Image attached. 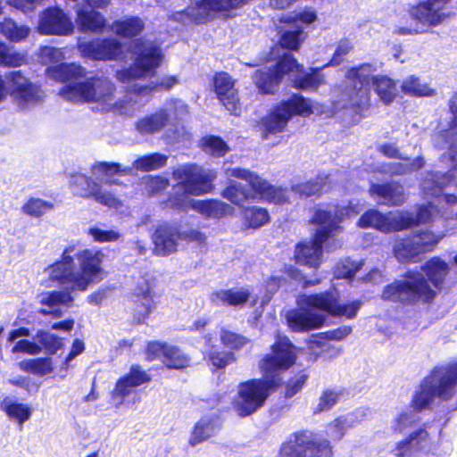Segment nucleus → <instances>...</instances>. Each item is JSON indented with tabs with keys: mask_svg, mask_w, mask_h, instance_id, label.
Segmentation results:
<instances>
[{
	"mask_svg": "<svg viewBox=\"0 0 457 457\" xmlns=\"http://www.w3.org/2000/svg\"><path fill=\"white\" fill-rule=\"evenodd\" d=\"M75 245L66 246L61 257L46 268L48 280L61 290H53L43 294L39 300L41 305L71 306L74 302L72 293L85 292L89 286L104 279L103 262L105 257L101 249H82L74 255Z\"/></svg>",
	"mask_w": 457,
	"mask_h": 457,
	"instance_id": "obj_1",
	"label": "nucleus"
},
{
	"mask_svg": "<svg viewBox=\"0 0 457 457\" xmlns=\"http://www.w3.org/2000/svg\"><path fill=\"white\" fill-rule=\"evenodd\" d=\"M422 273L407 270L403 279H395L384 287L381 299L401 306H413L419 303H432L446 284L450 273L447 262L439 256L427 260L420 267Z\"/></svg>",
	"mask_w": 457,
	"mask_h": 457,
	"instance_id": "obj_2",
	"label": "nucleus"
},
{
	"mask_svg": "<svg viewBox=\"0 0 457 457\" xmlns=\"http://www.w3.org/2000/svg\"><path fill=\"white\" fill-rule=\"evenodd\" d=\"M330 206V204L328 205ZM360 213L358 205L349 201L347 204H334L330 209L318 207L309 220V223L318 226L309 240H302L295 245V263L308 268L319 269L322 263L324 247L334 242L343 232L341 223Z\"/></svg>",
	"mask_w": 457,
	"mask_h": 457,
	"instance_id": "obj_3",
	"label": "nucleus"
},
{
	"mask_svg": "<svg viewBox=\"0 0 457 457\" xmlns=\"http://www.w3.org/2000/svg\"><path fill=\"white\" fill-rule=\"evenodd\" d=\"M229 177L246 182L242 184L235 180L229 181L222 189L220 195L236 206L245 203L262 200L269 204L282 205L289 203L288 189L276 187L262 178L257 172L245 168L236 167L228 170Z\"/></svg>",
	"mask_w": 457,
	"mask_h": 457,
	"instance_id": "obj_4",
	"label": "nucleus"
},
{
	"mask_svg": "<svg viewBox=\"0 0 457 457\" xmlns=\"http://www.w3.org/2000/svg\"><path fill=\"white\" fill-rule=\"evenodd\" d=\"M172 178L177 182L167 202L173 209L187 211L191 206V195H206L214 189L217 173L195 163H186L173 170Z\"/></svg>",
	"mask_w": 457,
	"mask_h": 457,
	"instance_id": "obj_5",
	"label": "nucleus"
},
{
	"mask_svg": "<svg viewBox=\"0 0 457 457\" xmlns=\"http://www.w3.org/2000/svg\"><path fill=\"white\" fill-rule=\"evenodd\" d=\"M456 386V365L436 367L413 394L411 405L415 411L420 412L430 407L435 397L447 402L453 397Z\"/></svg>",
	"mask_w": 457,
	"mask_h": 457,
	"instance_id": "obj_6",
	"label": "nucleus"
},
{
	"mask_svg": "<svg viewBox=\"0 0 457 457\" xmlns=\"http://www.w3.org/2000/svg\"><path fill=\"white\" fill-rule=\"evenodd\" d=\"M280 387L267 376L242 381L237 385L231 407L239 418L249 417L261 410L270 395Z\"/></svg>",
	"mask_w": 457,
	"mask_h": 457,
	"instance_id": "obj_7",
	"label": "nucleus"
},
{
	"mask_svg": "<svg viewBox=\"0 0 457 457\" xmlns=\"http://www.w3.org/2000/svg\"><path fill=\"white\" fill-rule=\"evenodd\" d=\"M313 112L311 99L299 93L292 94L287 99L276 104L262 118V125L264 138H268L270 135L283 132L293 117L307 118Z\"/></svg>",
	"mask_w": 457,
	"mask_h": 457,
	"instance_id": "obj_8",
	"label": "nucleus"
},
{
	"mask_svg": "<svg viewBox=\"0 0 457 457\" xmlns=\"http://www.w3.org/2000/svg\"><path fill=\"white\" fill-rule=\"evenodd\" d=\"M298 359V347L287 336H278L270 353L258 361L262 376H267L278 386L283 385V373L290 370Z\"/></svg>",
	"mask_w": 457,
	"mask_h": 457,
	"instance_id": "obj_9",
	"label": "nucleus"
},
{
	"mask_svg": "<svg viewBox=\"0 0 457 457\" xmlns=\"http://www.w3.org/2000/svg\"><path fill=\"white\" fill-rule=\"evenodd\" d=\"M429 216L428 209L424 206L418 209L416 216L411 214L401 215L392 220L386 214L371 208L361 215L357 221V227L361 228H374L384 233L397 232L424 223Z\"/></svg>",
	"mask_w": 457,
	"mask_h": 457,
	"instance_id": "obj_10",
	"label": "nucleus"
},
{
	"mask_svg": "<svg viewBox=\"0 0 457 457\" xmlns=\"http://www.w3.org/2000/svg\"><path fill=\"white\" fill-rule=\"evenodd\" d=\"M374 71L372 64L362 62L349 68L345 75L352 83L348 93L349 108L360 116H363V112L371 106L370 84L373 82Z\"/></svg>",
	"mask_w": 457,
	"mask_h": 457,
	"instance_id": "obj_11",
	"label": "nucleus"
},
{
	"mask_svg": "<svg viewBox=\"0 0 457 457\" xmlns=\"http://www.w3.org/2000/svg\"><path fill=\"white\" fill-rule=\"evenodd\" d=\"M304 304L314 311H320L334 318L354 319L361 306V301L353 300L350 303H343L340 291L335 287L306 295L303 297Z\"/></svg>",
	"mask_w": 457,
	"mask_h": 457,
	"instance_id": "obj_12",
	"label": "nucleus"
},
{
	"mask_svg": "<svg viewBox=\"0 0 457 457\" xmlns=\"http://www.w3.org/2000/svg\"><path fill=\"white\" fill-rule=\"evenodd\" d=\"M292 437L282 445L281 457H332L329 441L318 438L317 434L312 431H295Z\"/></svg>",
	"mask_w": 457,
	"mask_h": 457,
	"instance_id": "obj_13",
	"label": "nucleus"
},
{
	"mask_svg": "<svg viewBox=\"0 0 457 457\" xmlns=\"http://www.w3.org/2000/svg\"><path fill=\"white\" fill-rule=\"evenodd\" d=\"M116 91L115 85L106 77L93 76L81 82H74L66 87V92L84 103L112 104Z\"/></svg>",
	"mask_w": 457,
	"mask_h": 457,
	"instance_id": "obj_14",
	"label": "nucleus"
},
{
	"mask_svg": "<svg viewBox=\"0 0 457 457\" xmlns=\"http://www.w3.org/2000/svg\"><path fill=\"white\" fill-rule=\"evenodd\" d=\"M441 237L428 230L411 233L397 241L394 246L395 256L400 262H410L420 254L436 249Z\"/></svg>",
	"mask_w": 457,
	"mask_h": 457,
	"instance_id": "obj_15",
	"label": "nucleus"
},
{
	"mask_svg": "<svg viewBox=\"0 0 457 457\" xmlns=\"http://www.w3.org/2000/svg\"><path fill=\"white\" fill-rule=\"evenodd\" d=\"M134 46L137 50V56L133 65L124 71V75L134 79L154 75L162 60L161 49L155 45L146 44L142 39H137Z\"/></svg>",
	"mask_w": 457,
	"mask_h": 457,
	"instance_id": "obj_16",
	"label": "nucleus"
},
{
	"mask_svg": "<svg viewBox=\"0 0 457 457\" xmlns=\"http://www.w3.org/2000/svg\"><path fill=\"white\" fill-rule=\"evenodd\" d=\"M291 53L286 52L277 59L272 69L257 70L253 74V81L260 94L274 95L285 76L292 72Z\"/></svg>",
	"mask_w": 457,
	"mask_h": 457,
	"instance_id": "obj_17",
	"label": "nucleus"
},
{
	"mask_svg": "<svg viewBox=\"0 0 457 457\" xmlns=\"http://www.w3.org/2000/svg\"><path fill=\"white\" fill-rule=\"evenodd\" d=\"M212 89L218 100L231 115L239 116L241 113V103L238 90L236 88V81L227 71H217L213 74Z\"/></svg>",
	"mask_w": 457,
	"mask_h": 457,
	"instance_id": "obj_18",
	"label": "nucleus"
},
{
	"mask_svg": "<svg viewBox=\"0 0 457 457\" xmlns=\"http://www.w3.org/2000/svg\"><path fill=\"white\" fill-rule=\"evenodd\" d=\"M82 57L93 61L116 60L122 54V45L113 38H94L78 44Z\"/></svg>",
	"mask_w": 457,
	"mask_h": 457,
	"instance_id": "obj_19",
	"label": "nucleus"
},
{
	"mask_svg": "<svg viewBox=\"0 0 457 457\" xmlns=\"http://www.w3.org/2000/svg\"><path fill=\"white\" fill-rule=\"evenodd\" d=\"M130 301L133 305L131 309L133 324L145 323L156 307L149 280L145 279L136 285L131 293Z\"/></svg>",
	"mask_w": 457,
	"mask_h": 457,
	"instance_id": "obj_20",
	"label": "nucleus"
},
{
	"mask_svg": "<svg viewBox=\"0 0 457 457\" xmlns=\"http://www.w3.org/2000/svg\"><path fill=\"white\" fill-rule=\"evenodd\" d=\"M38 30L43 35H69L73 31V24L59 6H49L40 14Z\"/></svg>",
	"mask_w": 457,
	"mask_h": 457,
	"instance_id": "obj_21",
	"label": "nucleus"
},
{
	"mask_svg": "<svg viewBox=\"0 0 457 457\" xmlns=\"http://www.w3.org/2000/svg\"><path fill=\"white\" fill-rule=\"evenodd\" d=\"M326 317L314 310L305 307L294 308L287 313L288 328L295 333H303L319 329L324 326Z\"/></svg>",
	"mask_w": 457,
	"mask_h": 457,
	"instance_id": "obj_22",
	"label": "nucleus"
},
{
	"mask_svg": "<svg viewBox=\"0 0 457 457\" xmlns=\"http://www.w3.org/2000/svg\"><path fill=\"white\" fill-rule=\"evenodd\" d=\"M291 59H293L295 64L292 65V72L288 77L290 86L293 88L303 91H316L324 83V76L320 73V71L323 69L322 67L310 68L306 71L303 65L298 62L292 53Z\"/></svg>",
	"mask_w": 457,
	"mask_h": 457,
	"instance_id": "obj_23",
	"label": "nucleus"
},
{
	"mask_svg": "<svg viewBox=\"0 0 457 457\" xmlns=\"http://www.w3.org/2000/svg\"><path fill=\"white\" fill-rule=\"evenodd\" d=\"M369 193L379 204L388 207L401 206L406 200L403 185L395 180L372 183L369 188Z\"/></svg>",
	"mask_w": 457,
	"mask_h": 457,
	"instance_id": "obj_24",
	"label": "nucleus"
},
{
	"mask_svg": "<svg viewBox=\"0 0 457 457\" xmlns=\"http://www.w3.org/2000/svg\"><path fill=\"white\" fill-rule=\"evenodd\" d=\"M152 377L139 364L130 366L129 371L118 378L114 388L112 391L113 399L119 398L121 401L129 396L133 388L138 387L144 384H148Z\"/></svg>",
	"mask_w": 457,
	"mask_h": 457,
	"instance_id": "obj_25",
	"label": "nucleus"
},
{
	"mask_svg": "<svg viewBox=\"0 0 457 457\" xmlns=\"http://www.w3.org/2000/svg\"><path fill=\"white\" fill-rule=\"evenodd\" d=\"M152 239L156 254L167 256L177 250L180 231L177 226L164 222L155 228Z\"/></svg>",
	"mask_w": 457,
	"mask_h": 457,
	"instance_id": "obj_26",
	"label": "nucleus"
},
{
	"mask_svg": "<svg viewBox=\"0 0 457 457\" xmlns=\"http://www.w3.org/2000/svg\"><path fill=\"white\" fill-rule=\"evenodd\" d=\"M79 183L84 187L78 188L76 194L84 198H93L96 203L110 208H118L121 202L111 192H104L99 183L87 176H80ZM79 182V180H77Z\"/></svg>",
	"mask_w": 457,
	"mask_h": 457,
	"instance_id": "obj_27",
	"label": "nucleus"
},
{
	"mask_svg": "<svg viewBox=\"0 0 457 457\" xmlns=\"http://www.w3.org/2000/svg\"><path fill=\"white\" fill-rule=\"evenodd\" d=\"M450 0H427L412 8L411 14L422 24L436 26L446 17L442 10Z\"/></svg>",
	"mask_w": 457,
	"mask_h": 457,
	"instance_id": "obj_28",
	"label": "nucleus"
},
{
	"mask_svg": "<svg viewBox=\"0 0 457 457\" xmlns=\"http://www.w3.org/2000/svg\"><path fill=\"white\" fill-rule=\"evenodd\" d=\"M222 428V421L217 415L204 416L193 426L188 438V445L195 447L215 436Z\"/></svg>",
	"mask_w": 457,
	"mask_h": 457,
	"instance_id": "obj_29",
	"label": "nucleus"
},
{
	"mask_svg": "<svg viewBox=\"0 0 457 457\" xmlns=\"http://www.w3.org/2000/svg\"><path fill=\"white\" fill-rule=\"evenodd\" d=\"M251 292L248 288L231 287L214 291L211 295V300L217 305L242 308L249 302Z\"/></svg>",
	"mask_w": 457,
	"mask_h": 457,
	"instance_id": "obj_30",
	"label": "nucleus"
},
{
	"mask_svg": "<svg viewBox=\"0 0 457 457\" xmlns=\"http://www.w3.org/2000/svg\"><path fill=\"white\" fill-rule=\"evenodd\" d=\"M86 69L79 64L62 62L49 66L46 74L57 82L67 83L77 81L86 76Z\"/></svg>",
	"mask_w": 457,
	"mask_h": 457,
	"instance_id": "obj_31",
	"label": "nucleus"
},
{
	"mask_svg": "<svg viewBox=\"0 0 457 457\" xmlns=\"http://www.w3.org/2000/svg\"><path fill=\"white\" fill-rule=\"evenodd\" d=\"M0 410L10 420H14L20 425L29 420L33 412V408L30 405L20 403L12 396H4L2 399Z\"/></svg>",
	"mask_w": 457,
	"mask_h": 457,
	"instance_id": "obj_32",
	"label": "nucleus"
},
{
	"mask_svg": "<svg viewBox=\"0 0 457 457\" xmlns=\"http://www.w3.org/2000/svg\"><path fill=\"white\" fill-rule=\"evenodd\" d=\"M428 437V431L420 428L396 443L394 449L395 457H411L416 451L422 448V442Z\"/></svg>",
	"mask_w": 457,
	"mask_h": 457,
	"instance_id": "obj_33",
	"label": "nucleus"
},
{
	"mask_svg": "<svg viewBox=\"0 0 457 457\" xmlns=\"http://www.w3.org/2000/svg\"><path fill=\"white\" fill-rule=\"evenodd\" d=\"M204 360L212 372L225 370L228 366L237 362V358L231 351H224L212 345L204 354Z\"/></svg>",
	"mask_w": 457,
	"mask_h": 457,
	"instance_id": "obj_34",
	"label": "nucleus"
},
{
	"mask_svg": "<svg viewBox=\"0 0 457 457\" xmlns=\"http://www.w3.org/2000/svg\"><path fill=\"white\" fill-rule=\"evenodd\" d=\"M145 28V21L138 16H129L112 22L115 35L124 39H132L141 35Z\"/></svg>",
	"mask_w": 457,
	"mask_h": 457,
	"instance_id": "obj_35",
	"label": "nucleus"
},
{
	"mask_svg": "<svg viewBox=\"0 0 457 457\" xmlns=\"http://www.w3.org/2000/svg\"><path fill=\"white\" fill-rule=\"evenodd\" d=\"M372 86L385 105H390L398 96L396 82L387 75H374Z\"/></svg>",
	"mask_w": 457,
	"mask_h": 457,
	"instance_id": "obj_36",
	"label": "nucleus"
},
{
	"mask_svg": "<svg viewBox=\"0 0 457 457\" xmlns=\"http://www.w3.org/2000/svg\"><path fill=\"white\" fill-rule=\"evenodd\" d=\"M162 362L168 370H182L191 365V358L179 346L168 344Z\"/></svg>",
	"mask_w": 457,
	"mask_h": 457,
	"instance_id": "obj_37",
	"label": "nucleus"
},
{
	"mask_svg": "<svg viewBox=\"0 0 457 457\" xmlns=\"http://www.w3.org/2000/svg\"><path fill=\"white\" fill-rule=\"evenodd\" d=\"M168 120V114L161 110L138 120L136 128L142 134H153L164 128Z\"/></svg>",
	"mask_w": 457,
	"mask_h": 457,
	"instance_id": "obj_38",
	"label": "nucleus"
},
{
	"mask_svg": "<svg viewBox=\"0 0 457 457\" xmlns=\"http://www.w3.org/2000/svg\"><path fill=\"white\" fill-rule=\"evenodd\" d=\"M195 208L204 215L215 219H220L233 212V208L228 204L218 199L197 201Z\"/></svg>",
	"mask_w": 457,
	"mask_h": 457,
	"instance_id": "obj_39",
	"label": "nucleus"
},
{
	"mask_svg": "<svg viewBox=\"0 0 457 457\" xmlns=\"http://www.w3.org/2000/svg\"><path fill=\"white\" fill-rule=\"evenodd\" d=\"M326 178L316 176L306 181L299 182L291 186V191L302 198L320 196L326 184Z\"/></svg>",
	"mask_w": 457,
	"mask_h": 457,
	"instance_id": "obj_40",
	"label": "nucleus"
},
{
	"mask_svg": "<svg viewBox=\"0 0 457 457\" xmlns=\"http://www.w3.org/2000/svg\"><path fill=\"white\" fill-rule=\"evenodd\" d=\"M77 21L83 31L101 32L106 26L104 16L96 11H79Z\"/></svg>",
	"mask_w": 457,
	"mask_h": 457,
	"instance_id": "obj_41",
	"label": "nucleus"
},
{
	"mask_svg": "<svg viewBox=\"0 0 457 457\" xmlns=\"http://www.w3.org/2000/svg\"><path fill=\"white\" fill-rule=\"evenodd\" d=\"M220 344L235 353L252 344V340L243 334L222 328L220 331Z\"/></svg>",
	"mask_w": 457,
	"mask_h": 457,
	"instance_id": "obj_42",
	"label": "nucleus"
},
{
	"mask_svg": "<svg viewBox=\"0 0 457 457\" xmlns=\"http://www.w3.org/2000/svg\"><path fill=\"white\" fill-rule=\"evenodd\" d=\"M21 369L37 376H46L54 371L53 361L50 357H38L24 360L20 362Z\"/></svg>",
	"mask_w": 457,
	"mask_h": 457,
	"instance_id": "obj_43",
	"label": "nucleus"
},
{
	"mask_svg": "<svg viewBox=\"0 0 457 457\" xmlns=\"http://www.w3.org/2000/svg\"><path fill=\"white\" fill-rule=\"evenodd\" d=\"M0 33L11 42H20L29 36V29L24 25H17L12 19H4L0 22Z\"/></svg>",
	"mask_w": 457,
	"mask_h": 457,
	"instance_id": "obj_44",
	"label": "nucleus"
},
{
	"mask_svg": "<svg viewBox=\"0 0 457 457\" xmlns=\"http://www.w3.org/2000/svg\"><path fill=\"white\" fill-rule=\"evenodd\" d=\"M201 147L206 154L214 157H223L229 151L228 145L219 136L209 135L202 138Z\"/></svg>",
	"mask_w": 457,
	"mask_h": 457,
	"instance_id": "obj_45",
	"label": "nucleus"
},
{
	"mask_svg": "<svg viewBox=\"0 0 457 457\" xmlns=\"http://www.w3.org/2000/svg\"><path fill=\"white\" fill-rule=\"evenodd\" d=\"M26 55L12 50L6 43L0 40V66L8 68L21 67L26 63Z\"/></svg>",
	"mask_w": 457,
	"mask_h": 457,
	"instance_id": "obj_46",
	"label": "nucleus"
},
{
	"mask_svg": "<svg viewBox=\"0 0 457 457\" xmlns=\"http://www.w3.org/2000/svg\"><path fill=\"white\" fill-rule=\"evenodd\" d=\"M309 378V373L306 370L297 371L294 376H291L286 382L283 381L284 386V397L290 399L296 395L305 386Z\"/></svg>",
	"mask_w": 457,
	"mask_h": 457,
	"instance_id": "obj_47",
	"label": "nucleus"
},
{
	"mask_svg": "<svg viewBox=\"0 0 457 457\" xmlns=\"http://www.w3.org/2000/svg\"><path fill=\"white\" fill-rule=\"evenodd\" d=\"M37 344L48 355L55 354L62 348L63 343L60 337L49 333L44 329H38L36 333Z\"/></svg>",
	"mask_w": 457,
	"mask_h": 457,
	"instance_id": "obj_48",
	"label": "nucleus"
},
{
	"mask_svg": "<svg viewBox=\"0 0 457 457\" xmlns=\"http://www.w3.org/2000/svg\"><path fill=\"white\" fill-rule=\"evenodd\" d=\"M244 218L249 228H259L270 221V214L266 208L251 206L244 210Z\"/></svg>",
	"mask_w": 457,
	"mask_h": 457,
	"instance_id": "obj_49",
	"label": "nucleus"
},
{
	"mask_svg": "<svg viewBox=\"0 0 457 457\" xmlns=\"http://www.w3.org/2000/svg\"><path fill=\"white\" fill-rule=\"evenodd\" d=\"M167 156L159 153H153L137 158L135 168L141 171H152L166 165Z\"/></svg>",
	"mask_w": 457,
	"mask_h": 457,
	"instance_id": "obj_50",
	"label": "nucleus"
},
{
	"mask_svg": "<svg viewBox=\"0 0 457 457\" xmlns=\"http://www.w3.org/2000/svg\"><path fill=\"white\" fill-rule=\"evenodd\" d=\"M21 104L38 103L42 100L40 87L29 82L12 95Z\"/></svg>",
	"mask_w": 457,
	"mask_h": 457,
	"instance_id": "obj_51",
	"label": "nucleus"
},
{
	"mask_svg": "<svg viewBox=\"0 0 457 457\" xmlns=\"http://www.w3.org/2000/svg\"><path fill=\"white\" fill-rule=\"evenodd\" d=\"M401 89L405 95L411 96H430L434 94L432 88L421 84L420 79L414 76H411L403 80Z\"/></svg>",
	"mask_w": 457,
	"mask_h": 457,
	"instance_id": "obj_52",
	"label": "nucleus"
},
{
	"mask_svg": "<svg viewBox=\"0 0 457 457\" xmlns=\"http://www.w3.org/2000/svg\"><path fill=\"white\" fill-rule=\"evenodd\" d=\"M53 208L54 204L51 202L41 198L30 197L22 205L21 210L29 217L40 218Z\"/></svg>",
	"mask_w": 457,
	"mask_h": 457,
	"instance_id": "obj_53",
	"label": "nucleus"
},
{
	"mask_svg": "<svg viewBox=\"0 0 457 457\" xmlns=\"http://www.w3.org/2000/svg\"><path fill=\"white\" fill-rule=\"evenodd\" d=\"M342 392L325 389L321 392L319 403L313 410V414H320L331 410L339 401Z\"/></svg>",
	"mask_w": 457,
	"mask_h": 457,
	"instance_id": "obj_54",
	"label": "nucleus"
},
{
	"mask_svg": "<svg viewBox=\"0 0 457 457\" xmlns=\"http://www.w3.org/2000/svg\"><path fill=\"white\" fill-rule=\"evenodd\" d=\"M303 29L286 30L279 37V46L288 51H297L303 42Z\"/></svg>",
	"mask_w": 457,
	"mask_h": 457,
	"instance_id": "obj_55",
	"label": "nucleus"
},
{
	"mask_svg": "<svg viewBox=\"0 0 457 457\" xmlns=\"http://www.w3.org/2000/svg\"><path fill=\"white\" fill-rule=\"evenodd\" d=\"M167 345V342L160 340L147 341L144 350L145 360L147 362H152L156 360L162 361V359H163Z\"/></svg>",
	"mask_w": 457,
	"mask_h": 457,
	"instance_id": "obj_56",
	"label": "nucleus"
},
{
	"mask_svg": "<svg viewBox=\"0 0 457 457\" xmlns=\"http://www.w3.org/2000/svg\"><path fill=\"white\" fill-rule=\"evenodd\" d=\"M284 273L291 279L297 281L302 284L303 288H307L309 287L317 286L321 282L320 278H315L313 279H308L303 274L302 270L297 267L293 265H289L285 268Z\"/></svg>",
	"mask_w": 457,
	"mask_h": 457,
	"instance_id": "obj_57",
	"label": "nucleus"
},
{
	"mask_svg": "<svg viewBox=\"0 0 457 457\" xmlns=\"http://www.w3.org/2000/svg\"><path fill=\"white\" fill-rule=\"evenodd\" d=\"M353 46L347 40L340 41L337 46L332 57L326 64L322 66V68L340 65L344 61L345 56H346L353 50Z\"/></svg>",
	"mask_w": 457,
	"mask_h": 457,
	"instance_id": "obj_58",
	"label": "nucleus"
},
{
	"mask_svg": "<svg viewBox=\"0 0 457 457\" xmlns=\"http://www.w3.org/2000/svg\"><path fill=\"white\" fill-rule=\"evenodd\" d=\"M88 234L93 237L95 241L99 243L115 242L120 237V233L115 230H103L96 227L90 228Z\"/></svg>",
	"mask_w": 457,
	"mask_h": 457,
	"instance_id": "obj_59",
	"label": "nucleus"
},
{
	"mask_svg": "<svg viewBox=\"0 0 457 457\" xmlns=\"http://www.w3.org/2000/svg\"><path fill=\"white\" fill-rule=\"evenodd\" d=\"M6 79L10 84L11 93L13 95L29 80L27 79L21 71H10L6 75Z\"/></svg>",
	"mask_w": 457,
	"mask_h": 457,
	"instance_id": "obj_60",
	"label": "nucleus"
},
{
	"mask_svg": "<svg viewBox=\"0 0 457 457\" xmlns=\"http://www.w3.org/2000/svg\"><path fill=\"white\" fill-rule=\"evenodd\" d=\"M413 424L411 415L409 412L403 411L397 415L394 420L392 431L396 434L403 433Z\"/></svg>",
	"mask_w": 457,
	"mask_h": 457,
	"instance_id": "obj_61",
	"label": "nucleus"
},
{
	"mask_svg": "<svg viewBox=\"0 0 457 457\" xmlns=\"http://www.w3.org/2000/svg\"><path fill=\"white\" fill-rule=\"evenodd\" d=\"M42 351V347L39 346L37 343L29 341L28 339H21L19 340L14 347L12 348V352H21L29 354H38Z\"/></svg>",
	"mask_w": 457,
	"mask_h": 457,
	"instance_id": "obj_62",
	"label": "nucleus"
},
{
	"mask_svg": "<svg viewBox=\"0 0 457 457\" xmlns=\"http://www.w3.org/2000/svg\"><path fill=\"white\" fill-rule=\"evenodd\" d=\"M331 436L334 440L339 441L345 435V420L341 417L335 419L330 424Z\"/></svg>",
	"mask_w": 457,
	"mask_h": 457,
	"instance_id": "obj_63",
	"label": "nucleus"
},
{
	"mask_svg": "<svg viewBox=\"0 0 457 457\" xmlns=\"http://www.w3.org/2000/svg\"><path fill=\"white\" fill-rule=\"evenodd\" d=\"M360 270V265L352 262L342 263L337 267V276L339 278L352 279L357 271Z\"/></svg>",
	"mask_w": 457,
	"mask_h": 457,
	"instance_id": "obj_64",
	"label": "nucleus"
}]
</instances>
